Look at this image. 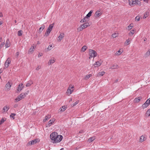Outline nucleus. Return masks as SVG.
I'll use <instances>...</instances> for the list:
<instances>
[{"label":"nucleus","instance_id":"obj_41","mask_svg":"<svg viewBox=\"0 0 150 150\" xmlns=\"http://www.w3.org/2000/svg\"><path fill=\"white\" fill-rule=\"evenodd\" d=\"M118 35V33H115L112 34V36L113 38H115L117 37Z\"/></svg>","mask_w":150,"mask_h":150},{"label":"nucleus","instance_id":"obj_27","mask_svg":"<svg viewBox=\"0 0 150 150\" xmlns=\"http://www.w3.org/2000/svg\"><path fill=\"white\" fill-rule=\"evenodd\" d=\"M35 47L34 46H32L28 50L29 53H32L34 51Z\"/></svg>","mask_w":150,"mask_h":150},{"label":"nucleus","instance_id":"obj_56","mask_svg":"<svg viewBox=\"0 0 150 150\" xmlns=\"http://www.w3.org/2000/svg\"><path fill=\"white\" fill-rule=\"evenodd\" d=\"M3 23V22L1 21H0V26Z\"/></svg>","mask_w":150,"mask_h":150},{"label":"nucleus","instance_id":"obj_51","mask_svg":"<svg viewBox=\"0 0 150 150\" xmlns=\"http://www.w3.org/2000/svg\"><path fill=\"white\" fill-rule=\"evenodd\" d=\"M143 1L144 2H145L146 3H148V0H143Z\"/></svg>","mask_w":150,"mask_h":150},{"label":"nucleus","instance_id":"obj_44","mask_svg":"<svg viewBox=\"0 0 150 150\" xmlns=\"http://www.w3.org/2000/svg\"><path fill=\"white\" fill-rule=\"evenodd\" d=\"M18 35L19 36H21V35H22V31L21 30L18 31Z\"/></svg>","mask_w":150,"mask_h":150},{"label":"nucleus","instance_id":"obj_34","mask_svg":"<svg viewBox=\"0 0 150 150\" xmlns=\"http://www.w3.org/2000/svg\"><path fill=\"white\" fill-rule=\"evenodd\" d=\"M133 27V24L132 23L130 24L127 27V29L128 30H130Z\"/></svg>","mask_w":150,"mask_h":150},{"label":"nucleus","instance_id":"obj_6","mask_svg":"<svg viewBox=\"0 0 150 150\" xmlns=\"http://www.w3.org/2000/svg\"><path fill=\"white\" fill-rule=\"evenodd\" d=\"M140 1L138 0H129V4L130 6L133 5H137L139 4Z\"/></svg>","mask_w":150,"mask_h":150},{"label":"nucleus","instance_id":"obj_10","mask_svg":"<svg viewBox=\"0 0 150 150\" xmlns=\"http://www.w3.org/2000/svg\"><path fill=\"white\" fill-rule=\"evenodd\" d=\"M11 62V61L10 58L9 57L8 58L4 63V65L5 68H8Z\"/></svg>","mask_w":150,"mask_h":150},{"label":"nucleus","instance_id":"obj_33","mask_svg":"<svg viewBox=\"0 0 150 150\" xmlns=\"http://www.w3.org/2000/svg\"><path fill=\"white\" fill-rule=\"evenodd\" d=\"M33 83V82L31 80H30L26 84V86L27 87H29L30 86L31 84Z\"/></svg>","mask_w":150,"mask_h":150},{"label":"nucleus","instance_id":"obj_43","mask_svg":"<svg viewBox=\"0 0 150 150\" xmlns=\"http://www.w3.org/2000/svg\"><path fill=\"white\" fill-rule=\"evenodd\" d=\"M140 17L139 16H137L135 18V20L136 21H138L140 20Z\"/></svg>","mask_w":150,"mask_h":150},{"label":"nucleus","instance_id":"obj_49","mask_svg":"<svg viewBox=\"0 0 150 150\" xmlns=\"http://www.w3.org/2000/svg\"><path fill=\"white\" fill-rule=\"evenodd\" d=\"M42 55V53H39L38 55V57H40Z\"/></svg>","mask_w":150,"mask_h":150},{"label":"nucleus","instance_id":"obj_4","mask_svg":"<svg viewBox=\"0 0 150 150\" xmlns=\"http://www.w3.org/2000/svg\"><path fill=\"white\" fill-rule=\"evenodd\" d=\"M97 53L95 51L93 50H90L89 59H90L92 57L94 58L95 57L97 56Z\"/></svg>","mask_w":150,"mask_h":150},{"label":"nucleus","instance_id":"obj_37","mask_svg":"<svg viewBox=\"0 0 150 150\" xmlns=\"http://www.w3.org/2000/svg\"><path fill=\"white\" fill-rule=\"evenodd\" d=\"M146 115L147 117H149L150 116V108L146 111Z\"/></svg>","mask_w":150,"mask_h":150},{"label":"nucleus","instance_id":"obj_5","mask_svg":"<svg viewBox=\"0 0 150 150\" xmlns=\"http://www.w3.org/2000/svg\"><path fill=\"white\" fill-rule=\"evenodd\" d=\"M89 26L90 25H89L88 23H86L80 25L79 27L77 30H79V31H81L83 29L86 28L87 27Z\"/></svg>","mask_w":150,"mask_h":150},{"label":"nucleus","instance_id":"obj_46","mask_svg":"<svg viewBox=\"0 0 150 150\" xmlns=\"http://www.w3.org/2000/svg\"><path fill=\"white\" fill-rule=\"evenodd\" d=\"M52 45H49L47 48V49L49 50H50L52 49Z\"/></svg>","mask_w":150,"mask_h":150},{"label":"nucleus","instance_id":"obj_25","mask_svg":"<svg viewBox=\"0 0 150 150\" xmlns=\"http://www.w3.org/2000/svg\"><path fill=\"white\" fill-rule=\"evenodd\" d=\"M67 107L65 106H62V107L60 108L59 110V112H62L64 111L66 109Z\"/></svg>","mask_w":150,"mask_h":150},{"label":"nucleus","instance_id":"obj_29","mask_svg":"<svg viewBox=\"0 0 150 150\" xmlns=\"http://www.w3.org/2000/svg\"><path fill=\"white\" fill-rule=\"evenodd\" d=\"M51 117L50 115H48L45 116V118L43 120V122H45L47 120H48Z\"/></svg>","mask_w":150,"mask_h":150},{"label":"nucleus","instance_id":"obj_21","mask_svg":"<svg viewBox=\"0 0 150 150\" xmlns=\"http://www.w3.org/2000/svg\"><path fill=\"white\" fill-rule=\"evenodd\" d=\"M9 106L6 105L4 106L3 108V112H6L9 109Z\"/></svg>","mask_w":150,"mask_h":150},{"label":"nucleus","instance_id":"obj_8","mask_svg":"<svg viewBox=\"0 0 150 150\" xmlns=\"http://www.w3.org/2000/svg\"><path fill=\"white\" fill-rule=\"evenodd\" d=\"M150 104V98L148 99L146 102L142 105V108L143 109L146 108Z\"/></svg>","mask_w":150,"mask_h":150},{"label":"nucleus","instance_id":"obj_18","mask_svg":"<svg viewBox=\"0 0 150 150\" xmlns=\"http://www.w3.org/2000/svg\"><path fill=\"white\" fill-rule=\"evenodd\" d=\"M11 45V43L10 41H9V39H7L6 41V42L5 44L6 47V48L9 47Z\"/></svg>","mask_w":150,"mask_h":150},{"label":"nucleus","instance_id":"obj_57","mask_svg":"<svg viewBox=\"0 0 150 150\" xmlns=\"http://www.w3.org/2000/svg\"><path fill=\"white\" fill-rule=\"evenodd\" d=\"M14 22H15V23H16L17 22V21L16 20H15L14 21Z\"/></svg>","mask_w":150,"mask_h":150},{"label":"nucleus","instance_id":"obj_14","mask_svg":"<svg viewBox=\"0 0 150 150\" xmlns=\"http://www.w3.org/2000/svg\"><path fill=\"white\" fill-rule=\"evenodd\" d=\"M102 14L101 11L99 10L97 11L95 13V16L96 18H98L100 17Z\"/></svg>","mask_w":150,"mask_h":150},{"label":"nucleus","instance_id":"obj_50","mask_svg":"<svg viewBox=\"0 0 150 150\" xmlns=\"http://www.w3.org/2000/svg\"><path fill=\"white\" fill-rule=\"evenodd\" d=\"M4 42H2L0 45V47H3L4 46Z\"/></svg>","mask_w":150,"mask_h":150},{"label":"nucleus","instance_id":"obj_54","mask_svg":"<svg viewBox=\"0 0 150 150\" xmlns=\"http://www.w3.org/2000/svg\"><path fill=\"white\" fill-rule=\"evenodd\" d=\"M2 70L1 69H0V74L2 72Z\"/></svg>","mask_w":150,"mask_h":150},{"label":"nucleus","instance_id":"obj_11","mask_svg":"<svg viewBox=\"0 0 150 150\" xmlns=\"http://www.w3.org/2000/svg\"><path fill=\"white\" fill-rule=\"evenodd\" d=\"M146 139V136L145 135H142L139 139V142L142 143L145 141Z\"/></svg>","mask_w":150,"mask_h":150},{"label":"nucleus","instance_id":"obj_17","mask_svg":"<svg viewBox=\"0 0 150 150\" xmlns=\"http://www.w3.org/2000/svg\"><path fill=\"white\" fill-rule=\"evenodd\" d=\"M24 87V86L22 83L20 84L18 86L17 92H20L23 89Z\"/></svg>","mask_w":150,"mask_h":150},{"label":"nucleus","instance_id":"obj_35","mask_svg":"<svg viewBox=\"0 0 150 150\" xmlns=\"http://www.w3.org/2000/svg\"><path fill=\"white\" fill-rule=\"evenodd\" d=\"M150 55V49L146 52L145 54V57H147Z\"/></svg>","mask_w":150,"mask_h":150},{"label":"nucleus","instance_id":"obj_23","mask_svg":"<svg viewBox=\"0 0 150 150\" xmlns=\"http://www.w3.org/2000/svg\"><path fill=\"white\" fill-rule=\"evenodd\" d=\"M89 21V18H88L86 16L84 18L81 20L80 22L81 23L88 22Z\"/></svg>","mask_w":150,"mask_h":150},{"label":"nucleus","instance_id":"obj_42","mask_svg":"<svg viewBox=\"0 0 150 150\" xmlns=\"http://www.w3.org/2000/svg\"><path fill=\"white\" fill-rule=\"evenodd\" d=\"M16 115V114L14 113H12L10 115V117L11 118H12L13 119H15L14 116Z\"/></svg>","mask_w":150,"mask_h":150},{"label":"nucleus","instance_id":"obj_30","mask_svg":"<svg viewBox=\"0 0 150 150\" xmlns=\"http://www.w3.org/2000/svg\"><path fill=\"white\" fill-rule=\"evenodd\" d=\"M96 139L95 137H91L89 138L88 139V142H93V141L95 140Z\"/></svg>","mask_w":150,"mask_h":150},{"label":"nucleus","instance_id":"obj_22","mask_svg":"<svg viewBox=\"0 0 150 150\" xmlns=\"http://www.w3.org/2000/svg\"><path fill=\"white\" fill-rule=\"evenodd\" d=\"M123 52V50L122 49H120L118 51L115 53V54L116 56H119Z\"/></svg>","mask_w":150,"mask_h":150},{"label":"nucleus","instance_id":"obj_24","mask_svg":"<svg viewBox=\"0 0 150 150\" xmlns=\"http://www.w3.org/2000/svg\"><path fill=\"white\" fill-rule=\"evenodd\" d=\"M132 40L130 38H129L125 42L124 44L125 45L127 46L130 43V42Z\"/></svg>","mask_w":150,"mask_h":150},{"label":"nucleus","instance_id":"obj_36","mask_svg":"<svg viewBox=\"0 0 150 150\" xmlns=\"http://www.w3.org/2000/svg\"><path fill=\"white\" fill-rule=\"evenodd\" d=\"M87 47L85 45L81 49V51L82 52H84L87 49Z\"/></svg>","mask_w":150,"mask_h":150},{"label":"nucleus","instance_id":"obj_52","mask_svg":"<svg viewBox=\"0 0 150 150\" xmlns=\"http://www.w3.org/2000/svg\"><path fill=\"white\" fill-rule=\"evenodd\" d=\"M3 16V14L1 12H0V17Z\"/></svg>","mask_w":150,"mask_h":150},{"label":"nucleus","instance_id":"obj_31","mask_svg":"<svg viewBox=\"0 0 150 150\" xmlns=\"http://www.w3.org/2000/svg\"><path fill=\"white\" fill-rule=\"evenodd\" d=\"M93 12V10H91L90 11V12L88 13V14H87L86 16L88 18L91 15L92 13Z\"/></svg>","mask_w":150,"mask_h":150},{"label":"nucleus","instance_id":"obj_13","mask_svg":"<svg viewBox=\"0 0 150 150\" xmlns=\"http://www.w3.org/2000/svg\"><path fill=\"white\" fill-rule=\"evenodd\" d=\"M56 61V59L54 57L52 58L48 61V65H50L54 63Z\"/></svg>","mask_w":150,"mask_h":150},{"label":"nucleus","instance_id":"obj_28","mask_svg":"<svg viewBox=\"0 0 150 150\" xmlns=\"http://www.w3.org/2000/svg\"><path fill=\"white\" fill-rule=\"evenodd\" d=\"M135 31V30L133 29L131 30L129 33V35L130 36H132L134 33Z\"/></svg>","mask_w":150,"mask_h":150},{"label":"nucleus","instance_id":"obj_48","mask_svg":"<svg viewBox=\"0 0 150 150\" xmlns=\"http://www.w3.org/2000/svg\"><path fill=\"white\" fill-rule=\"evenodd\" d=\"M41 68V66H38L37 67L36 69V70L37 71L39 69H40Z\"/></svg>","mask_w":150,"mask_h":150},{"label":"nucleus","instance_id":"obj_19","mask_svg":"<svg viewBox=\"0 0 150 150\" xmlns=\"http://www.w3.org/2000/svg\"><path fill=\"white\" fill-rule=\"evenodd\" d=\"M119 66L118 65L116 64H114L112 65L110 68V69H117L119 68Z\"/></svg>","mask_w":150,"mask_h":150},{"label":"nucleus","instance_id":"obj_40","mask_svg":"<svg viewBox=\"0 0 150 150\" xmlns=\"http://www.w3.org/2000/svg\"><path fill=\"white\" fill-rule=\"evenodd\" d=\"M92 76L91 74H89L88 75H87L84 77V79L85 80H87L91 76Z\"/></svg>","mask_w":150,"mask_h":150},{"label":"nucleus","instance_id":"obj_60","mask_svg":"<svg viewBox=\"0 0 150 150\" xmlns=\"http://www.w3.org/2000/svg\"><path fill=\"white\" fill-rule=\"evenodd\" d=\"M60 150H63V148H62L61 149H60Z\"/></svg>","mask_w":150,"mask_h":150},{"label":"nucleus","instance_id":"obj_45","mask_svg":"<svg viewBox=\"0 0 150 150\" xmlns=\"http://www.w3.org/2000/svg\"><path fill=\"white\" fill-rule=\"evenodd\" d=\"M79 102V101L78 100L75 102L74 103L72 104V107H74Z\"/></svg>","mask_w":150,"mask_h":150},{"label":"nucleus","instance_id":"obj_9","mask_svg":"<svg viewBox=\"0 0 150 150\" xmlns=\"http://www.w3.org/2000/svg\"><path fill=\"white\" fill-rule=\"evenodd\" d=\"M39 142V140L38 139H36L31 141H30L27 144L28 146L34 145Z\"/></svg>","mask_w":150,"mask_h":150},{"label":"nucleus","instance_id":"obj_15","mask_svg":"<svg viewBox=\"0 0 150 150\" xmlns=\"http://www.w3.org/2000/svg\"><path fill=\"white\" fill-rule=\"evenodd\" d=\"M102 62L101 61H97L93 64V66L95 67H98L102 64Z\"/></svg>","mask_w":150,"mask_h":150},{"label":"nucleus","instance_id":"obj_26","mask_svg":"<svg viewBox=\"0 0 150 150\" xmlns=\"http://www.w3.org/2000/svg\"><path fill=\"white\" fill-rule=\"evenodd\" d=\"M142 99V98L140 97L136 98L134 100V102L137 103L139 102Z\"/></svg>","mask_w":150,"mask_h":150},{"label":"nucleus","instance_id":"obj_3","mask_svg":"<svg viewBox=\"0 0 150 150\" xmlns=\"http://www.w3.org/2000/svg\"><path fill=\"white\" fill-rule=\"evenodd\" d=\"M54 23L50 25L47 28L45 33V36L47 37L50 34L51 32L52 31L54 27Z\"/></svg>","mask_w":150,"mask_h":150},{"label":"nucleus","instance_id":"obj_20","mask_svg":"<svg viewBox=\"0 0 150 150\" xmlns=\"http://www.w3.org/2000/svg\"><path fill=\"white\" fill-rule=\"evenodd\" d=\"M64 37V34L63 33H61L58 38V41H60Z\"/></svg>","mask_w":150,"mask_h":150},{"label":"nucleus","instance_id":"obj_47","mask_svg":"<svg viewBox=\"0 0 150 150\" xmlns=\"http://www.w3.org/2000/svg\"><path fill=\"white\" fill-rule=\"evenodd\" d=\"M5 120L4 119H1L0 121V125L2 124L4 122Z\"/></svg>","mask_w":150,"mask_h":150},{"label":"nucleus","instance_id":"obj_16","mask_svg":"<svg viewBox=\"0 0 150 150\" xmlns=\"http://www.w3.org/2000/svg\"><path fill=\"white\" fill-rule=\"evenodd\" d=\"M55 121L54 118H52L49 121L47 127H50L52 125Z\"/></svg>","mask_w":150,"mask_h":150},{"label":"nucleus","instance_id":"obj_12","mask_svg":"<svg viewBox=\"0 0 150 150\" xmlns=\"http://www.w3.org/2000/svg\"><path fill=\"white\" fill-rule=\"evenodd\" d=\"M12 83L8 81L5 85V88L7 90H9L11 87Z\"/></svg>","mask_w":150,"mask_h":150},{"label":"nucleus","instance_id":"obj_2","mask_svg":"<svg viewBox=\"0 0 150 150\" xmlns=\"http://www.w3.org/2000/svg\"><path fill=\"white\" fill-rule=\"evenodd\" d=\"M29 92V91H28L27 92L25 93H23L19 95L18 97L16 98L15 100L16 102H18L23 98H24L28 94Z\"/></svg>","mask_w":150,"mask_h":150},{"label":"nucleus","instance_id":"obj_61","mask_svg":"<svg viewBox=\"0 0 150 150\" xmlns=\"http://www.w3.org/2000/svg\"><path fill=\"white\" fill-rule=\"evenodd\" d=\"M1 79V77L0 76V80Z\"/></svg>","mask_w":150,"mask_h":150},{"label":"nucleus","instance_id":"obj_53","mask_svg":"<svg viewBox=\"0 0 150 150\" xmlns=\"http://www.w3.org/2000/svg\"><path fill=\"white\" fill-rule=\"evenodd\" d=\"M16 54L17 56V57L19 55V52H17L16 53Z\"/></svg>","mask_w":150,"mask_h":150},{"label":"nucleus","instance_id":"obj_55","mask_svg":"<svg viewBox=\"0 0 150 150\" xmlns=\"http://www.w3.org/2000/svg\"><path fill=\"white\" fill-rule=\"evenodd\" d=\"M72 98H70V100H69V102H70L71 101H72Z\"/></svg>","mask_w":150,"mask_h":150},{"label":"nucleus","instance_id":"obj_39","mask_svg":"<svg viewBox=\"0 0 150 150\" xmlns=\"http://www.w3.org/2000/svg\"><path fill=\"white\" fill-rule=\"evenodd\" d=\"M149 16V13L148 12H146L144 14L143 16V18L145 19L147 18Z\"/></svg>","mask_w":150,"mask_h":150},{"label":"nucleus","instance_id":"obj_1","mask_svg":"<svg viewBox=\"0 0 150 150\" xmlns=\"http://www.w3.org/2000/svg\"><path fill=\"white\" fill-rule=\"evenodd\" d=\"M51 142L54 143L59 142L62 139L63 137L61 135H59L58 133L55 132H52L50 135Z\"/></svg>","mask_w":150,"mask_h":150},{"label":"nucleus","instance_id":"obj_59","mask_svg":"<svg viewBox=\"0 0 150 150\" xmlns=\"http://www.w3.org/2000/svg\"><path fill=\"white\" fill-rule=\"evenodd\" d=\"M146 40V39L145 38V39H144V41H145Z\"/></svg>","mask_w":150,"mask_h":150},{"label":"nucleus","instance_id":"obj_58","mask_svg":"<svg viewBox=\"0 0 150 150\" xmlns=\"http://www.w3.org/2000/svg\"><path fill=\"white\" fill-rule=\"evenodd\" d=\"M2 39V38L1 37H0V42H1V40Z\"/></svg>","mask_w":150,"mask_h":150},{"label":"nucleus","instance_id":"obj_7","mask_svg":"<svg viewBox=\"0 0 150 150\" xmlns=\"http://www.w3.org/2000/svg\"><path fill=\"white\" fill-rule=\"evenodd\" d=\"M74 91V86L72 85H70L67 90L66 93L69 95L72 93Z\"/></svg>","mask_w":150,"mask_h":150},{"label":"nucleus","instance_id":"obj_32","mask_svg":"<svg viewBox=\"0 0 150 150\" xmlns=\"http://www.w3.org/2000/svg\"><path fill=\"white\" fill-rule=\"evenodd\" d=\"M105 73V72L104 71L99 72L97 75V76H103Z\"/></svg>","mask_w":150,"mask_h":150},{"label":"nucleus","instance_id":"obj_38","mask_svg":"<svg viewBox=\"0 0 150 150\" xmlns=\"http://www.w3.org/2000/svg\"><path fill=\"white\" fill-rule=\"evenodd\" d=\"M45 26L44 25H42L41 27L39 28V31L40 32L42 31L45 28Z\"/></svg>","mask_w":150,"mask_h":150}]
</instances>
